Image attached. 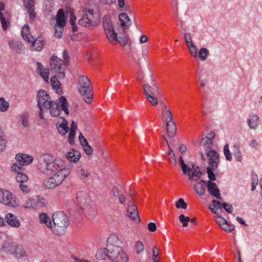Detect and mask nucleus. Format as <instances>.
I'll use <instances>...</instances> for the list:
<instances>
[{"label": "nucleus", "mask_w": 262, "mask_h": 262, "mask_svg": "<svg viewBox=\"0 0 262 262\" xmlns=\"http://www.w3.org/2000/svg\"><path fill=\"white\" fill-rule=\"evenodd\" d=\"M15 179L16 181L20 183L27 182L28 179L27 174L19 171H18Z\"/></svg>", "instance_id": "obj_44"}, {"label": "nucleus", "mask_w": 262, "mask_h": 262, "mask_svg": "<svg viewBox=\"0 0 262 262\" xmlns=\"http://www.w3.org/2000/svg\"><path fill=\"white\" fill-rule=\"evenodd\" d=\"M217 168L212 167H207L206 168V172L208 174V178L210 182H213L216 180V178L214 173V171L216 170Z\"/></svg>", "instance_id": "obj_36"}, {"label": "nucleus", "mask_w": 262, "mask_h": 262, "mask_svg": "<svg viewBox=\"0 0 262 262\" xmlns=\"http://www.w3.org/2000/svg\"><path fill=\"white\" fill-rule=\"evenodd\" d=\"M194 189L195 192L200 196H204L205 194V188L203 185L195 184L194 185Z\"/></svg>", "instance_id": "obj_40"}, {"label": "nucleus", "mask_w": 262, "mask_h": 262, "mask_svg": "<svg viewBox=\"0 0 262 262\" xmlns=\"http://www.w3.org/2000/svg\"><path fill=\"white\" fill-rule=\"evenodd\" d=\"M72 169V166L69 165L64 168H60V170H62V173L65 174V178H66L69 174L71 170Z\"/></svg>", "instance_id": "obj_61"}, {"label": "nucleus", "mask_w": 262, "mask_h": 262, "mask_svg": "<svg viewBox=\"0 0 262 262\" xmlns=\"http://www.w3.org/2000/svg\"><path fill=\"white\" fill-rule=\"evenodd\" d=\"M44 185L47 188L49 189L54 188L56 186L59 185L53 176L51 177L47 181L45 182Z\"/></svg>", "instance_id": "obj_31"}, {"label": "nucleus", "mask_w": 262, "mask_h": 262, "mask_svg": "<svg viewBox=\"0 0 262 262\" xmlns=\"http://www.w3.org/2000/svg\"><path fill=\"white\" fill-rule=\"evenodd\" d=\"M233 154L235 159L237 161L241 162L242 160V152L239 146L237 145H234L233 147Z\"/></svg>", "instance_id": "obj_34"}, {"label": "nucleus", "mask_w": 262, "mask_h": 262, "mask_svg": "<svg viewBox=\"0 0 262 262\" xmlns=\"http://www.w3.org/2000/svg\"><path fill=\"white\" fill-rule=\"evenodd\" d=\"M99 21L95 20L92 21L90 18L86 13H84L82 17L78 21V24L80 26L83 27H87L88 25L96 26L98 25Z\"/></svg>", "instance_id": "obj_18"}, {"label": "nucleus", "mask_w": 262, "mask_h": 262, "mask_svg": "<svg viewBox=\"0 0 262 262\" xmlns=\"http://www.w3.org/2000/svg\"><path fill=\"white\" fill-rule=\"evenodd\" d=\"M87 199L88 194L86 192L81 191L77 193V200L80 206H82L90 203L89 201H87Z\"/></svg>", "instance_id": "obj_24"}, {"label": "nucleus", "mask_w": 262, "mask_h": 262, "mask_svg": "<svg viewBox=\"0 0 262 262\" xmlns=\"http://www.w3.org/2000/svg\"><path fill=\"white\" fill-rule=\"evenodd\" d=\"M9 107V103L4 98H0V111L4 112L8 110Z\"/></svg>", "instance_id": "obj_45"}, {"label": "nucleus", "mask_w": 262, "mask_h": 262, "mask_svg": "<svg viewBox=\"0 0 262 262\" xmlns=\"http://www.w3.org/2000/svg\"><path fill=\"white\" fill-rule=\"evenodd\" d=\"M136 252L138 254L142 252L144 250V246L142 242L138 241L136 244Z\"/></svg>", "instance_id": "obj_58"}, {"label": "nucleus", "mask_w": 262, "mask_h": 262, "mask_svg": "<svg viewBox=\"0 0 262 262\" xmlns=\"http://www.w3.org/2000/svg\"><path fill=\"white\" fill-rule=\"evenodd\" d=\"M118 238L115 235L110 236L106 241L108 248V257L114 260L115 259H121V262H127L128 257L119 246L115 245L118 243Z\"/></svg>", "instance_id": "obj_1"}, {"label": "nucleus", "mask_w": 262, "mask_h": 262, "mask_svg": "<svg viewBox=\"0 0 262 262\" xmlns=\"http://www.w3.org/2000/svg\"><path fill=\"white\" fill-rule=\"evenodd\" d=\"M7 223L13 227H18L20 226V222L17 217L11 213H7L5 217Z\"/></svg>", "instance_id": "obj_19"}, {"label": "nucleus", "mask_w": 262, "mask_h": 262, "mask_svg": "<svg viewBox=\"0 0 262 262\" xmlns=\"http://www.w3.org/2000/svg\"><path fill=\"white\" fill-rule=\"evenodd\" d=\"M24 6L25 8L27 10L30 18L34 19L35 17V13L34 12V1L29 2L24 1Z\"/></svg>", "instance_id": "obj_23"}, {"label": "nucleus", "mask_w": 262, "mask_h": 262, "mask_svg": "<svg viewBox=\"0 0 262 262\" xmlns=\"http://www.w3.org/2000/svg\"><path fill=\"white\" fill-rule=\"evenodd\" d=\"M23 166L22 164L19 162H18V163H15L12 164L11 169L12 171L18 172V170H21Z\"/></svg>", "instance_id": "obj_60"}, {"label": "nucleus", "mask_w": 262, "mask_h": 262, "mask_svg": "<svg viewBox=\"0 0 262 262\" xmlns=\"http://www.w3.org/2000/svg\"><path fill=\"white\" fill-rule=\"evenodd\" d=\"M248 125L250 129H255L259 124V118L257 115H252L247 120Z\"/></svg>", "instance_id": "obj_22"}, {"label": "nucleus", "mask_w": 262, "mask_h": 262, "mask_svg": "<svg viewBox=\"0 0 262 262\" xmlns=\"http://www.w3.org/2000/svg\"><path fill=\"white\" fill-rule=\"evenodd\" d=\"M16 246V243L12 241H5L2 246V248L6 251H9L13 254L14 248Z\"/></svg>", "instance_id": "obj_27"}, {"label": "nucleus", "mask_w": 262, "mask_h": 262, "mask_svg": "<svg viewBox=\"0 0 262 262\" xmlns=\"http://www.w3.org/2000/svg\"><path fill=\"white\" fill-rule=\"evenodd\" d=\"M221 228L226 232H231L234 230L235 227L234 225L228 221H226L224 224H222Z\"/></svg>", "instance_id": "obj_43"}, {"label": "nucleus", "mask_w": 262, "mask_h": 262, "mask_svg": "<svg viewBox=\"0 0 262 262\" xmlns=\"http://www.w3.org/2000/svg\"><path fill=\"white\" fill-rule=\"evenodd\" d=\"M189 49V52L192 56L196 57L197 55V49L193 43H189V45L187 46Z\"/></svg>", "instance_id": "obj_53"}, {"label": "nucleus", "mask_w": 262, "mask_h": 262, "mask_svg": "<svg viewBox=\"0 0 262 262\" xmlns=\"http://www.w3.org/2000/svg\"><path fill=\"white\" fill-rule=\"evenodd\" d=\"M37 100L38 106H41L44 107L45 109H47L50 104V101H52L49 95L44 90H40L38 91Z\"/></svg>", "instance_id": "obj_10"}, {"label": "nucleus", "mask_w": 262, "mask_h": 262, "mask_svg": "<svg viewBox=\"0 0 262 262\" xmlns=\"http://www.w3.org/2000/svg\"><path fill=\"white\" fill-rule=\"evenodd\" d=\"M159 249L156 247L154 246L152 248V260L154 262H159V261L156 258L159 256Z\"/></svg>", "instance_id": "obj_54"}, {"label": "nucleus", "mask_w": 262, "mask_h": 262, "mask_svg": "<svg viewBox=\"0 0 262 262\" xmlns=\"http://www.w3.org/2000/svg\"><path fill=\"white\" fill-rule=\"evenodd\" d=\"M201 144L204 146L205 149H212L211 146L212 144V141H211L208 136H206L202 139Z\"/></svg>", "instance_id": "obj_46"}, {"label": "nucleus", "mask_w": 262, "mask_h": 262, "mask_svg": "<svg viewBox=\"0 0 262 262\" xmlns=\"http://www.w3.org/2000/svg\"><path fill=\"white\" fill-rule=\"evenodd\" d=\"M205 154L208 158V166L218 168L220 162V156L217 151L212 149H205Z\"/></svg>", "instance_id": "obj_9"}, {"label": "nucleus", "mask_w": 262, "mask_h": 262, "mask_svg": "<svg viewBox=\"0 0 262 262\" xmlns=\"http://www.w3.org/2000/svg\"><path fill=\"white\" fill-rule=\"evenodd\" d=\"M82 210H86V216L89 220H93L96 215V209L95 205L91 206L89 203L80 206Z\"/></svg>", "instance_id": "obj_17"}, {"label": "nucleus", "mask_w": 262, "mask_h": 262, "mask_svg": "<svg viewBox=\"0 0 262 262\" xmlns=\"http://www.w3.org/2000/svg\"><path fill=\"white\" fill-rule=\"evenodd\" d=\"M176 207L177 208L185 209L187 208V204L185 202L183 199H179L176 203Z\"/></svg>", "instance_id": "obj_52"}, {"label": "nucleus", "mask_w": 262, "mask_h": 262, "mask_svg": "<svg viewBox=\"0 0 262 262\" xmlns=\"http://www.w3.org/2000/svg\"><path fill=\"white\" fill-rule=\"evenodd\" d=\"M83 149L88 155H91L93 153V150L89 144L83 146Z\"/></svg>", "instance_id": "obj_62"}, {"label": "nucleus", "mask_w": 262, "mask_h": 262, "mask_svg": "<svg viewBox=\"0 0 262 262\" xmlns=\"http://www.w3.org/2000/svg\"><path fill=\"white\" fill-rule=\"evenodd\" d=\"M13 254H15L16 256L18 258H20L26 255V253L23 246L18 245L16 243Z\"/></svg>", "instance_id": "obj_29"}, {"label": "nucleus", "mask_w": 262, "mask_h": 262, "mask_svg": "<svg viewBox=\"0 0 262 262\" xmlns=\"http://www.w3.org/2000/svg\"><path fill=\"white\" fill-rule=\"evenodd\" d=\"M146 95L145 96L146 99L153 106H156L158 104V95Z\"/></svg>", "instance_id": "obj_42"}, {"label": "nucleus", "mask_w": 262, "mask_h": 262, "mask_svg": "<svg viewBox=\"0 0 262 262\" xmlns=\"http://www.w3.org/2000/svg\"><path fill=\"white\" fill-rule=\"evenodd\" d=\"M0 203L9 207H16L19 205V203L13 194L9 191L0 189Z\"/></svg>", "instance_id": "obj_7"}, {"label": "nucleus", "mask_w": 262, "mask_h": 262, "mask_svg": "<svg viewBox=\"0 0 262 262\" xmlns=\"http://www.w3.org/2000/svg\"><path fill=\"white\" fill-rule=\"evenodd\" d=\"M64 27H58V26H55V36L56 38H60L62 37Z\"/></svg>", "instance_id": "obj_51"}, {"label": "nucleus", "mask_w": 262, "mask_h": 262, "mask_svg": "<svg viewBox=\"0 0 262 262\" xmlns=\"http://www.w3.org/2000/svg\"><path fill=\"white\" fill-rule=\"evenodd\" d=\"M209 54V50L206 48H201L199 51V57L202 61L205 60Z\"/></svg>", "instance_id": "obj_39"}, {"label": "nucleus", "mask_w": 262, "mask_h": 262, "mask_svg": "<svg viewBox=\"0 0 262 262\" xmlns=\"http://www.w3.org/2000/svg\"><path fill=\"white\" fill-rule=\"evenodd\" d=\"M123 14H127L125 12L121 13L119 15L118 18L121 23V27L123 28V30H124L125 29V28H128L131 25V23H130L129 24H128V25H127L125 23V19H126V17L125 16H122L123 15Z\"/></svg>", "instance_id": "obj_48"}, {"label": "nucleus", "mask_w": 262, "mask_h": 262, "mask_svg": "<svg viewBox=\"0 0 262 262\" xmlns=\"http://www.w3.org/2000/svg\"><path fill=\"white\" fill-rule=\"evenodd\" d=\"M166 125L167 127V134L169 137H173L176 135L177 132V127L174 122H168L167 121Z\"/></svg>", "instance_id": "obj_25"}, {"label": "nucleus", "mask_w": 262, "mask_h": 262, "mask_svg": "<svg viewBox=\"0 0 262 262\" xmlns=\"http://www.w3.org/2000/svg\"><path fill=\"white\" fill-rule=\"evenodd\" d=\"M78 88L79 93L84 96V101L90 103L92 101L93 93L91 83L86 76H80L78 78Z\"/></svg>", "instance_id": "obj_4"}, {"label": "nucleus", "mask_w": 262, "mask_h": 262, "mask_svg": "<svg viewBox=\"0 0 262 262\" xmlns=\"http://www.w3.org/2000/svg\"><path fill=\"white\" fill-rule=\"evenodd\" d=\"M62 119L63 122L60 124L57 127L58 133L61 135H66L69 130L68 126V122L64 117H61Z\"/></svg>", "instance_id": "obj_26"}, {"label": "nucleus", "mask_w": 262, "mask_h": 262, "mask_svg": "<svg viewBox=\"0 0 262 262\" xmlns=\"http://www.w3.org/2000/svg\"><path fill=\"white\" fill-rule=\"evenodd\" d=\"M143 93L145 96L146 95H156V94L161 95L160 89L157 83L152 80L151 85L148 84H144L143 85Z\"/></svg>", "instance_id": "obj_11"}, {"label": "nucleus", "mask_w": 262, "mask_h": 262, "mask_svg": "<svg viewBox=\"0 0 262 262\" xmlns=\"http://www.w3.org/2000/svg\"><path fill=\"white\" fill-rule=\"evenodd\" d=\"M50 63L52 72L57 73L58 78L63 79L65 77L64 71L67 66L63 63V61L56 56H52Z\"/></svg>", "instance_id": "obj_6"}, {"label": "nucleus", "mask_w": 262, "mask_h": 262, "mask_svg": "<svg viewBox=\"0 0 262 262\" xmlns=\"http://www.w3.org/2000/svg\"><path fill=\"white\" fill-rule=\"evenodd\" d=\"M179 220L181 223H182V225L184 227H186L188 226V223L190 221V219L188 216H186L184 214H182L180 215L179 217Z\"/></svg>", "instance_id": "obj_50"}, {"label": "nucleus", "mask_w": 262, "mask_h": 262, "mask_svg": "<svg viewBox=\"0 0 262 262\" xmlns=\"http://www.w3.org/2000/svg\"><path fill=\"white\" fill-rule=\"evenodd\" d=\"M50 82L53 89L59 90L60 84L57 80V78L56 76H53L51 78Z\"/></svg>", "instance_id": "obj_49"}, {"label": "nucleus", "mask_w": 262, "mask_h": 262, "mask_svg": "<svg viewBox=\"0 0 262 262\" xmlns=\"http://www.w3.org/2000/svg\"><path fill=\"white\" fill-rule=\"evenodd\" d=\"M15 159L17 161L20 163L23 166L29 165L33 160L32 157L25 154H17Z\"/></svg>", "instance_id": "obj_16"}, {"label": "nucleus", "mask_w": 262, "mask_h": 262, "mask_svg": "<svg viewBox=\"0 0 262 262\" xmlns=\"http://www.w3.org/2000/svg\"><path fill=\"white\" fill-rule=\"evenodd\" d=\"M57 161L49 155H41L38 158V169L45 174H51L52 172L58 170L60 167Z\"/></svg>", "instance_id": "obj_2"}, {"label": "nucleus", "mask_w": 262, "mask_h": 262, "mask_svg": "<svg viewBox=\"0 0 262 262\" xmlns=\"http://www.w3.org/2000/svg\"><path fill=\"white\" fill-rule=\"evenodd\" d=\"M184 38L186 43V45H189V43H192V39L190 33H184Z\"/></svg>", "instance_id": "obj_63"}, {"label": "nucleus", "mask_w": 262, "mask_h": 262, "mask_svg": "<svg viewBox=\"0 0 262 262\" xmlns=\"http://www.w3.org/2000/svg\"><path fill=\"white\" fill-rule=\"evenodd\" d=\"M40 222L41 224H45L47 227L53 228L52 223L50 217L48 216L47 213H42L39 215Z\"/></svg>", "instance_id": "obj_28"}, {"label": "nucleus", "mask_w": 262, "mask_h": 262, "mask_svg": "<svg viewBox=\"0 0 262 262\" xmlns=\"http://www.w3.org/2000/svg\"><path fill=\"white\" fill-rule=\"evenodd\" d=\"M37 73L42 77L45 81L48 82L49 72L48 70L45 68L42 64L39 62H37Z\"/></svg>", "instance_id": "obj_21"}, {"label": "nucleus", "mask_w": 262, "mask_h": 262, "mask_svg": "<svg viewBox=\"0 0 262 262\" xmlns=\"http://www.w3.org/2000/svg\"><path fill=\"white\" fill-rule=\"evenodd\" d=\"M29 114L27 112H24L20 115V119L24 127H28L30 126L29 121Z\"/></svg>", "instance_id": "obj_37"}, {"label": "nucleus", "mask_w": 262, "mask_h": 262, "mask_svg": "<svg viewBox=\"0 0 262 262\" xmlns=\"http://www.w3.org/2000/svg\"><path fill=\"white\" fill-rule=\"evenodd\" d=\"M44 185L47 188L49 189L54 188L56 186L59 185L53 176L51 177L47 181L45 182Z\"/></svg>", "instance_id": "obj_32"}, {"label": "nucleus", "mask_w": 262, "mask_h": 262, "mask_svg": "<svg viewBox=\"0 0 262 262\" xmlns=\"http://www.w3.org/2000/svg\"><path fill=\"white\" fill-rule=\"evenodd\" d=\"M76 136V132L70 131L68 135V141L71 145L74 143V139Z\"/></svg>", "instance_id": "obj_59"}, {"label": "nucleus", "mask_w": 262, "mask_h": 262, "mask_svg": "<svg viewBox=\"0 0 262 262\" xmlns=\"http://www.w3.org/2000/svg\"><path fill=\"white\" fill-rule=\"evenodd\" d=\"M60 101L61 111H63L67 115H69L68 103L66 98L64 96H61L60 97Z\"/></svg>", "instance_id": "obj_35"}, {"label": "nucleus", "mask_w": 262, "mask_h": 262, "mask_svg": "<svg viewBox=\"0 0 262 262\" xmlns=\"http://www.w3.org/2000/svg\"><path fill=\"white\" fill-rule=\"evenodd\" d=\"M49 109L50 115L53 117H57L59 116L61 113V108L60 107V101L56 100V101H50V105L47 108Z\"/></svg>", "instance_id": "obj_12"}, {"label": "nucleus", "mask_w": 262, "mask_h": 262, "mask_svg": "<svg viewBox=\"0 0 262 262\" xmlns=\"http://www.w3.org/2000/svg\"><path fill=\"white\" fill-rule=\"evenodd\" d=\"M52 221L53 232L57 235L63 234L70 222L67 215L63 211L56 212L52 215Z\"/></svg>", "instance_id": "obj_3"}, {"label": "nucleus", "mask_w": 262, "mask_h": 262, "mask_svg": "<svg viewBox=\"0 0 262 262\" xmlns=\"http://www.w3.org/2000/svg\"><path fill=\"white\" fill-rule=\"evenodd\" d=\"M43 48L42 41L33 39L30 49L32 51H40Z\"/></svg>", "instance_id": "obj_33"}, {"label": "nucleus", "mask_w": 262, "mask_h": 262, "mask_svg": "<svg viewBox=\"0 0 262 262\" xmlns=\"http://www.w3.org/2000/svg\"><path fill=\"white\" fill-rule=\"evenodd\" d=\"M62 57L63 58V63L67 67L69 63V56L67 50H64L62 53Z\"/></svg>", "instance_id": "obj_57"}, {"label": "nucleus", "mask_w": 262, "mask_h": 262, "mask_svg": "<svg viewBox=\"0 0 262 262\" xmlns=\"http://www.w3.org/2000/svg\"><path fill=\"white\" fill-rule=\"evenodd\" d=\"M178 162L183 174L188 176V179L190 181H198L203 176V172L198 166H196L193 171H191L190 168L185 164L181 156L179 158Z\"/></svg>", "instance_id": "obj_5"}, {"label": "nucleus", "mask_w": 262, "mask_h": 262, "mask_svg": "<svg viewBox=\"0 0 262 262\" xmlns=\"http://www.w3.org/2000/svg\"><path fill=\"white\" fill-rule=\"evenodd\" d=\"M215 221H216V223L221 227L222 226V224H224L227 221V220L226 219H225L224 218H223V217L217 215L216 217Z\"/></svg>", "instance_id": "obj_64"}, {"label": "nucleus", "mask_w": 262, "mask_h": 262, "mask_svg": "<svg viewBox=\"0 0 262 262\" xmlns=\"http://www.w3.org/2000/svg\"><path fill=\"white\" fill-rule=\"evenodd\" d=\"M80 157L81 154L80 152L75 149H72L66 154V158L71 162L76 163L78 162Z\"/></svg>", "instance_id": "obj_20"}, {"label": "nucleus", "mask_w": 262, "mask_h": 262, "mask_svg": "<svg viewBox=\"0 0 262 262\" xmlns=\"http://www.w3.org/2000/svg\"><path fill=\"white\" fill-rule=\"evenodd\" d=\"M103 28L107 38L109 40L117 39V33L115 32L109 16L105 15L102 19Z\"/></svg>", "instance_id": "obj_8"}, {"label": "nucleus", "mask_w": 262, "mask_h": 262, "mask_svg": "<svg viewBox=\"0 0 262 262\" xmlns=\"http://www.w3.org/2000/svg\"><path fill=\"white\" fill-rule=\"evenodd\" d=\"M56 181L57 182V184L59 185L63 181L65 178V174L62 173V170H60L59 169L53 176Z\"/></svg>", "instance_id": "obj_41"}, {"label": "nucleus", "mask_w": 262, "mask_h": 262, "mask_svg": "<svg viewBox=\"0 0 262 262\" xmlns=\"http://www.w3.org/2000/svg\"><path fill=\"white\" fill-rule=\"evenodd\" d=\"M222 208L228 213H231L233 210L232 205L226 202H223Z\"/></svg>", "instance_id": "obj_55"}, {"label": "nucleus", "mask_w": 262, "mask_h": 262, "mask_svg": "<svg viewBox=\"0 0 262 262\" xmlns=\"http://www.w3.org/2000/svg\"><path fill=\"white\" fill-rule=\"evenodd\" d=\"M224 154L225 156V158L226 160L228 161H231L232 159V154L230 152L229 148V144H226L224 146L223 150Z\"/></svg>", "instance_id": "obj_47"}, {"label": "nucleus", "mask_w": 262, "mask_h": 262, "mask_svg": "<svg viewBox=\"0 0 262 262\" xmlns=\"http://www.w3.org/2000/svg\"><path fill=\"white\" fill-rule=\"evenodd\" d=\"M113 40H115V41H117L122 46H125L128 42L127 38L126 36H125V37L122 36V37H117V39H113Z\"/></svg>", "instance_id": "obj_56"}, {"label": "nucleus", "mask_w": 262, "mask_h": 262, "mask_svg": "<svg viewBox=\"0 0 262 262\" xmlns=\"http://www.w3.org/2000/svg\"><path fill=\"white\" fill-rule=\"evenodd\" d=\"M127 212L128 216L132 220L138 223L141 222L137 207L134 203L130 202V205L127 208Z\"/></svg>", "instance_id": "obj_13"}, {"label": "nucleus", "mask_w": 262, "mask_h": 262, "mask_svg": "<svg viewBox=\"0 0 262 262\" xmlns=\"http://www.w3.org/2000/svg\"><path fill=\"white\" fill-rule=\"evenodd\" d=\"M54 19H56V21L55 26H58V27H64L66 25L67 16L63 9H59L58 10L56 16L54 17Z\"/></svg>", "instance_id": "obj_15"}, {"label": "nucleus", "mask_w": 262, "mask_h": 262, "mask_svg": "<svg viewBox=\"0 0 262 262\" xmlns=\"http://www.w3.org/2000/svg\"><path fill=\"white\" fill-rule=\"evenodd\" d=\"M207 188L209 193L211 195L220 200H223V198L221 197L220 190L219 189L215 183L213 182H209L208 186H207Z\"/></svg>", "instance_id": "obj_14"}, {"label": "nucleus", "mask_w": 262, "mask_h": 262, "mask_svg": "<svg viewBox=\"0 0 262 262\" xmlns=\"http://www.w3.org/2000/svg\"><path fill=\"white\" fill-rule=\"evenodd\" d=\"M6 144V137L1 127H0V152L5 148Z\"/></svg>", "instance_id": "obj_38"}, {"label": "nucleus", "mask_w": 262, "mask_h": 262, "mask_svg": "<svg viewBox=\"0 0 262 262\" xmlns=\"http://www.w3.org/2000/svg\"><path fill=\"white\" fill-rule=\"evenodd\" d=\"M108 257V248H102L98 249L96 253V257L97 259L101 260L104 259L105 256Z\"/></svg>", "instance_id": "obj_30"}]
</instances>
